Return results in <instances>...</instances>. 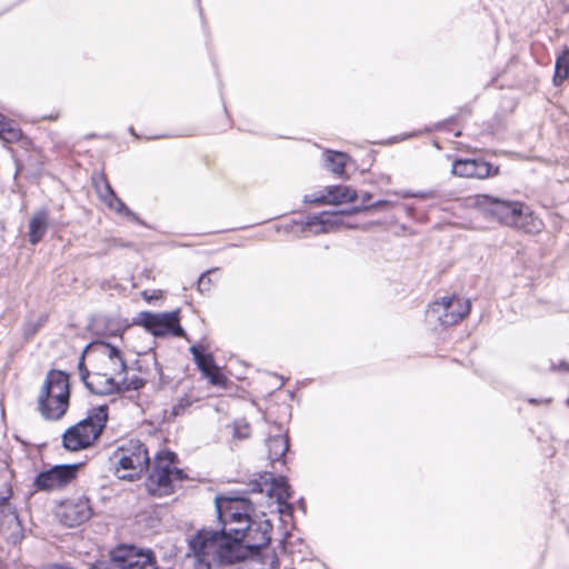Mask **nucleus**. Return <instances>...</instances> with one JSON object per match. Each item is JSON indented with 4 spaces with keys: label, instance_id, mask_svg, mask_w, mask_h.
I'll list each match as a JSON object with an SVG mask.
<instances>
[{
    "label": "nucleus",
    "instance_id": "37998d69",
    "mask_svg": "<svg viewBox=\"0 0 569 569\" xmlns=\"http://www.w3.org/2000/svg\"><path fill=\"white\" fill-rule=\"evenodd\" d=\"M9 121V118H7L6 116H3L2 113H0V129L2 127H4L3 123H7Z\"/></svg>",
    "mask_w": 569,
    "mask_h": 569
},
{
    "label": "nucleus",
    "instance_id": "39448f33",
    "mask_svg": "<svg viewBox=\"0 0 569 569\" xmlns=\"http://www.w3.org/2000/svg\"><path fill=\"white\" fill-rule=\"evenodd\" d=\"M179 315L180 311L178 309L161 313L141 311L133 322L143 327L154 337L172 336L189 340L186 330L180 325Z\"/></svg>",
    "mask_w": 569,
    "mask_h": 569
},
{
    "label": "nucleus",
    "instance_id": "ddd939ff",
    "mask_svg": "<svg viewBox=\"0 0 569 569\" xmlns=\"http://www.w3.org/2000/svg\"><path fill=\"white\" fill-rule=\"evenodd\" d=\"M193 361L200 372L214 386L224 383V377L216 366L212 353L208 352L202 345H192L189 348Z\"/></svg>",
    "mask_w": 569,
    "mask_h": 569
},
{
    "label": "nucleus",
    "instance_id": "4be33fe9",
    "mask_svg": "<svg viewBox=\"0 0 569 569\" xmlns=\"http://www.w3.org/2000/svg\"><path fill=\"white\" fill-rule=\"evenodd\" d=\"M49 216L46 209L34 212L29 221L28 240L31 244H37L42 240L48 230Z\"/></svg>",
    "mask_w": 569,
    "mask_h": 569
},
{
    "label": "nucleus",
    "instance_id": "4c0bfd02",
    "mask_svg": "<svg viewBox=\"0 0 569 569\" xmlns=\"http://www.w3.org/2000/svg\"><path fill=\"white\" fill-rule=\"evenodd\" d=\"M10 509L9 496L0 497V513H4Z\"/></svg>",
    "mask_w": 569,
    "mask_h": 569
},
{
    "label": "nucleus",
    "instance_id": "7c9ffc66",
    "mask_svg": "<svg viewBox=\"0 0 569 569\" xmlns=\"http://www.w3.org/2000/svg\"><path fill=\"white\" fill-rule=\"evenodd\" d=\"M78 370H79V375H80V380L87 387V383L90 382L92 376L90 375L89 370L87 369V367L84 365V352L82 353L80 361L78 363Z\"/></svg>",
    "mask_w": 569,
    "mask_h": 569
},
{
    "label": "nucleus",
    "instance_id": "393cba45",
    "mask_svg": "<svg viewBox=\"0 0 569 569\" xmlns=\"http://www.w3.org/2000/svg\"><path fill=\"white\" fill-rule=\"evenodd\" d=\"M325 156V167L337 177H343L347 164V154L339 151L327 150Z\"/></svg>",
    "mask_w": 569,
    "mask_h": 569
},
{
    "label": "nucleus",
    "instance_id": "ea45409f",
    "mask_svg": "<svg viewBox=\"0 0 569 569\" xmlns=\"http://www.w3.org/2000/svg\"><path fill=\"white\" fill-rule=\"evenodd\" d=\"M528 402L532 403V405H538V403L549 405L551 402V399L550 398H543V399L529 398Z\"/></svg>",
    "mask_w": 569,
    "mask_h": 569
},
{
    "label": "nucleus",
    "instance_id": "20e7f679",
    "mask_svg": "<svg viewBox=\"0 0 569 569\" xmlns=\"http://www.w3.org/2000/svg\"><path fill=\"white\" fill-rule=\"evenodd\" d=\"M113 457L118 460L116 472L122 480L139 479L150 467V456L146 445L139 439L122 441Z\"/></svg>",
    "mask_w": 569,
    "mask_h": 569
},
{
    "label": "nucleus",
    "instance_id": "473e14b6",
    "mask_svg": "<svg viewBox=\"0 0 569 569\" xmlns=\"http://www.w3.org/2000/svg\"><path fill=\"white\" fill-rule=\"evenodd\" d=\"M174 465L176 463H170V475L172 477V481H173V483L176 481L181 482L184 479H187V475L184 473V471L182 469L177 468Z\"/></svg>",
    "mask_w": 569,
    "mask_h": 569
},
{
    "label": "nucleus",
    "instance_id": "f03ea898",
    "mask_svg": "<svg viewBox=\"0 0 569 569\" xmlns=\"http://www.w3.org/2000/svg\"><path fill=\"white\" fill-rule=\"evenodd\" d=\"M475 208L485 219L502 226L535 234L542 230L543 222L523 202L491 194H477Z\"/></svg>",
    "mask_w": 569,
    "mask_h": 569
},
{
    "label": "nucleus",
    "instance_id": "09e8293b",
    "mask_svg": "<svg viewBox=\"0 0 569 569\" xmlns=\"http://www.w3.org/2000/svg\"><path fill=\"white\" fill-rule=\"evenodd\" d=\"M462 111L466 113V114H469L470 113V109L469 108H463Z\"/></svg>",
    "mask_w": 569,
    "mask_h": 569
},
{
    "label": "nucleus",
    "instance_id": "f8f14e48",
    "mask_svg": "<svg viewBox=\"0 0 569 569\" xmlns=\"http://www.w3.org/2000/svg\"><path fill=\"white\" fill-rule=\"evenodd\" d=\"M452 173L463 178L486 179L499 173V167L481 158H460L452 163Z\"/></svg>",
    "mask_w": 569,
    "mask_h": 569
},
{
    "label": "nucleus",
    "instance_id": "dca6fc26",
    "mask_svg": "<svg viewBox=\"0 0 569 569\" xmlns=\"http://www.w3.org/2000/svg\"><path fill=\"white\" fill-rule=\"evenodd\" d=\"M102 188L98 187V192L102 201L113 211L119 214L124 216L126 218L134 221L139 224L146 226L144 221H142L139 216L133 212L127 204L116 194L109 181L106 178H101Z\"/></svg>",
    "mask_w": 569,
    "mask_h": 569
},
{
    "label": "nucleus",
    "instance_id": "de8ad7c7",
    "mask_svg": "<svg viewBox=\"0 0 569 569\" xmlns=\"http://www.w3.org/2000/svg\"><path fill=\"white\" fill-rule=\"evenodd\" d=\"M129 132H130L132 136H136V137H137V134H136V132H134V129H133L132 127H131V128H129Z\"/></svg>",
    "mask_w": 569,
    "mask_h": 569
},
{
    "label": "nucleus",
    "instance_id": "72a5a7b5",
    "mask_svg": "<svg viewBox=\"0 0 569 569\" xmlns=\"http://www.w3.org/2000/svg\"><path fill=\"white\" fill-rule=\"evenodd\" d=\"M365 211H369L368 204L352 206L351 208L341 210L340 213H341V216L342 214L352 216V214H357V213L365 212Z\"/></svg>",
    "mask_w": 569,
    "mask_h": 569
},
{
    "label": "nucleus",
    "instance_id": "f257e3e1",
    "mask_svg": "<svg viewBox=\"0 0 569 569\" xmlns=\"http://www.w3.org/2000/svg\"><path fill=\"white\" fill-rule=\"evenodd\" d=\"M214 506L219 522L224 521L227 515L233 522L243 525L241 528H228L227 539L221 545L219 558L222 562L232 563L244 551H258L266 548L271 540L272 525L269 520H252L248 511L252 509L251 502L244 496H217Z\"/></svg>",
    "mask_w": 569,
    "mask_h": 569
},
{
    "label": "nucleus",
    "instance_id": "603ef678",
    "mask_svg": "<svg viewBox=\"0 0 569 569\" xmlns=\"http://www.w3.org/2000/svg\"><path fill=\"white\" fill-rule=\"evenodd\" d=\"M204 569H210V568H209V566H206V568H204Z\"/></svg>",
    "mask_w": 569,
    "mask_h": 569
},
{
    "label": "nucleus",
    "instance_id": "aec40b11",
    "mask_svg": "<svg viewBox=\"0 0 569 569\" xmlns=\"http://www.w3.org/2000/svg\"><path fill=\"white\" fill-rule=\"evenodd\" d=\"M83 422H77L69 427L62 435V446L68 451H80L89 448V436L82 437L80 429Z\"/></svg>",
    "mask_w": 569,
    "mask_h": 569
},
{
    "label": "nucleus",
    "instance_id": "a18cd8bd",
    "mask_svg": "<svg viewBox=\"0 0 569 569\" xmlns=\"http://www.w3.org/2000/svg\"><path fill=\"white\" fill-rule=\"evenodd\" d=\"M110 362H111V363H112V366H113V371H114V373L120 375L121 372H119V371L117 370V369H119V365L117 363V361H110Z\"/></svg>",
    "mask_w": 569,
    "mask_h": 569
},
{
    "label": "nucleus",
    "instance_id": "a878e982",
    "mask_svg": "<svg viewBox=\"0 0 569 569\" xmlns=\"http://www.w3.org/2000/svg\"><path fill=\"white\" fill-rule=\"evenodd\" d=\"M569 78V49L562 51L556 59L553 83L561 86Z\"/></svg>",
    "mask_w": 569,
    "mask_h": 569
},
{
    "label": "nucleus",
    "instance_id": "c03bdc74",
    "mask_svg": "<svg viewBox=\"0 0 569 569\" xmlns=\"http://www.w3.org/2000/svg\"><path fill=\"white\" fill-rule=\"evenodd\" d=\"M50 569H73V568L66 566V565H54Z\"/></svg>",
    "mask_w": 569,
    "mask_h": 569
},
{
    "label": "nucleus",
    "instance_id": "412c9836",
    "mask_svg": "<svg viewBox=\"0 0 569 569\" xmlns=\"http://www.w3.org/2000/svg\"><path fill=\"white\" fill-rule=\"evenodd\" d=\"M341 222V213L339 212H321L308 218L306 227L309 229L316 228L315 233L328 232L330 228L338 226Z\"/></svg>",
    "mask_w": 569,
    "mask_h": 569
},
{
    "label": "nucleus",
    "instance_id": "5701e85b",
    "mask_svg": "<svg viewBox=\"0 0 569 569\" xmlns=\"http://www.w3.org/2000/svg\"><path fill=\"white\" fill-rule=\"evenodd\" d=\"M4 127L0 129V139L7 143L20 142L22 147L28 148L31 144V140L23 134V131L18 123L9 119Z\"/></svg>",
    "mask_w": 569,
    "mask_h": 569
},
{
    "label": "nucleus",
    "instance_id": "3c124183",
    "mask_svg": "<svg viewBox=\"0 0 569 569\" xmlns=\"http://www.w3.org/2000/svg\"><path fill=\"white\" fill-rule=\"evenodd\" d=\"M412 209H413V208H412V207H410V206H408V207H407V210H408V211H411Z\"/></svg>",
    "mask_w": 569,
    "mask_h": 569
},
{
    "label": "nucleus",
    "instance_id": "e433bc0d",
    "mask_svg": "<svg viewBox=\"0 0 569 569\" xmlns=\"http://www.w3.org/2000/svg\"><path fill=\"white\" fill-rule=\"evenodd\" d=\"M436 191L433 190H428V191H418V192H415L413 194V198H419V199H435L436 198Z\"/></svg>",
    "mask_w": 569,
    "mask_h": 569
},
{
    "label": "nucleus",
    "instance_id": "1a4fd4ad",
    "mask_svg": "<svg viewBox=\"0 0 569 569\" xmlns=\"http://www.w3.org/2000/svg\"><path fill=\"white\" fill-rule=\"evenodd\" d=\"M80 463L57 465L37 475L33 486L38 490L50 491L68 485L76 478Z\"/></svg>",
    "mask_w": 569,
    "mask_h": 569
},
{
    "label": "nucleus",
    "instance_id": "f704fd0d",
    "mask_svg": "<svg viewBox=\"0 0 569 569\" xmlns=\"http://www.w3.org/2000/svg\"><path fill=\"white\" fill-rule=\"evenodd\" d=\"M550 370L559 371V372H569V363L565 360H559L558 362H551Z\"/></svg>",
    "mask_w": 569,
    "mask_h": 569
},
{
    "label": "nucleus",
    "instance_id": "bb28decb",
    "mask_svg": "<svg viewBox=\"0 0 569 569\" xmlns=\"http://www.w3.org/2000/svg\"><path fill=\"white\" fill-rule=\"evenodd\" d=\"M98 346L101 349V352L106 355L110 361H117L119 365V369H117L119 372H126L127 371V363L122 356L121 350L108 342L100 341Z\"/></svg>",
    "mask_w": 569,
    "mask_h": 569
},
{
    "label": "nucleus",
    "instance_id": "cd10ccee",
    "mask_svg": "<svg viewBox=\"0 0 569 569\" xmlns=\"http://www.w3.org/2000/svg\"><path fill=\"white\" fill-rule=\"evenodd\" d=\"M193 402L194 399H192L188 395H184L183 397L179 398L178 401L173 405L171 409V416L178 417L184 415L193 405Z\"/></svg>",
    "mask_w": 569,
    "mask_h": 569
},
{
    "label": "nucleus",
    "instance_id": "8fccbe9b",
    "mask_svg": "<svg viewBox=\"0 0 569 569\" xmlns=\"http://www.w3.org/2000/svg\"><path fill=\"white\" fill-rule=\"evenodd\" d=\"M455 119H456L455 117L449 118V119H448V122H452Z\"/></svg>",
    "mask_w": 569,
    "mask_h": 569
},
{
    "label": "nucleus",
    "instance_id": "4468645a",
    "mask_svg": "<svg viewBox=\"0 0 569 569\" xmlns=\"http://www.w3.org/2000/svg\"><path fill=\"white\" fill-rule=\"evenodd\" d=\"M109 408L107 405H100L92 408L88 416L80 420L83 427L80 429L82 437L89 436V447H91L102 435L109 418Z\"/></svg>",
    "mask_w": 569,
    "mask_h": 569
},
{
    "label": "nucleus",
    "instance_id": "b1692460",
    "mask_svg": "<svg viewBox=\"0 0 569 569\" xmlns=\"http://www.w3.org/2000/svg\"><path fill=\"white\" fill-rule=\"evenodd\" d=\"M268 458L271 461H279L289 450V438L284 435H277L267 439Z\"/></svg>",
    "mask_w": 569,
    "mask_h": 569
},
{
    "label": "nucleus",
    "instance_id": "58836bf2",
    "mask_svg": "<svg viewBox=\"0 0 569 569\" xmlns=\"http://www.w3.org/2000/svg\"><path fill=\"white\" fill-rule=\"evenodd\" d=\"M226 528H241L243 525H240L239 522H233L229 515L224 517Z\"/></svg>",
    "mask_w": 569,
    "mask_h": 569
},
{
    "label": "nucleus",
    "instance_id": "c9c22d12",
    "mask_svg": "<svg viewBox=\"0 0 569 569\" xmlns=\"http://www.w3.org/2000/svg\"><path fill=\"white\" fill-rule=\"evenodd\" d=\"M391 206H392V203L389 200H377V201L368 204L369 211L372 209H385V208H389Z\"/></svg>",
    "mask_w": 569,
    "mask_h": 569
},
{
    "label": "nucleus",
    "instance_id": "79ce46f5",
    "mask_svg": "<svg viewBox=\"0 0 569 569\" xmlns=\"http://www.w3.org/2000/svg\"><path fill=\"white\" fill-rule=\"evenodd\" d=\"M361 204H370V200L372 198L370 192H363L361 196Z\"/></svg>",
    "mask_w": 569,
    "mask_h": 569
},
{
    "label": "nucleus",
    "instance_id": "9b49d317",
    "mask_svg": "<svg viewBox=\"0 0 569 569\" xmlns=\"http://www.w3.org/2000/svg\"><path fill=\"white\" fill-rule=\"evenodd\" d=\"M92 516L89 499L86 497L69 499L62 502L58 517L60 522L69 528L82 525Z\"/></svg>",
    "mask_w": 569,
    "mask_h": 569
},
{
    "label": "nucleus",
    "instance_id": "f3484780",
    "mask_svg": "<svg viewBox=\"0 0 569 569\" xmlns=\"http://www.w3.org/2000/svg\"><path fill=\"white\" fill-rule=\"evenodd\" d=\"M132 545H119L110 551L108 559L97 560L89 569H132Z\"/></svg>",
    "mask_w": 569,
    "mask_h": 569
},
{
    "label": "nucleus",
    "instance_id": "a211bd4d",
    "mask_svg": "<svg viewBox=\"0 0 569 569\" xmlns=\"http://www.w3.org/2000/svg\"><path fill=\"white\" fill-rule=\"evenodd\" d=\"M323 192L326 193L316 199L306 198V202L340 204L353 202L358 198L357 191L349 186H329L325 188Z\"/></svg>",
    "mask_w": 569,
    "mask_h": 569
},
{
    "label": "nucleus",
    "instance_id": "a19ab883",
    "mask_svg": "<svg viewBox=\"0 0 569 569\" xmlns=\"http://www.w3.org/2000/svg\"><path fill=\"white\" fill-rule=\"evenodd\" d=\"M395 193L405 199L413 198V194H415V192H412L410 190H401V191H397Z\"/></svg>",
    "mask_w": 569,
    "mask_h": 569
},
{
    "label": "nucleus",
    "instance_id": "6e6552de",
    "mask_svg": "<svg viewBox=\"0 0 569 569\" xmlns=\"http://www.w3.org/2000/svg\"><path fill=\"white\" fill-rule=\"evenodd\" d=\"M247 492L266 493L270 498H276L281 513L292 512V505L288 502L291 498L290 486L284 477H273L271 473L260 475L248 483Z\"/></svg>",
    "mask_w": 569,
    "mask_h": 569
},
{
    "label": "nucleus",
    "instance_id": "0eeeda50",
    "mask_svg": "<svg viewBox=\"0 0 569 569\" xmlns=\"http://www.w3.org/2000/svg\"><path fill=\"white\" fill-rule=\"evenodd\" d=\"M471 310L469 299L457 296L443 297L439 301H435L427 309V319L439 322L442 327L453 326L466 318Z\"/></svg>",
    "mask_w": 569,
    "mask_h": 569
},
{
    "label": "nucleus",
    "instance_id": "2f4dec72",
    "mask_svg": "<svg viewBox=\"0 0 569 569\" xmlns=\"http://www.w3.org/2000/svg\"><path fill=\"white\" fill-rule=\"evenodd\" d=\"M210 271L203 272L198 279V290L203 293L210 290L211 279L209 278Z\"/></svg>",
    "mask_w": 569,
    "mask_h": 569
},
{
    "label": "nucleus",
    "instance_id": "2eb2a0df",
    "mask_svg": "<svg viewBox=\"0 0 569 569\" xmlns=\"http://www.w3.org/2000/svg\"><path fill=\"white\" fill-rule=\"evenodd\" d=\"M232 563H238L236 569H278L279 559L274 551H244L240 553L239 559Z\"/></svg>",
    "mask_w": 569,
    "mask_h": 569
},
{
    "label": "nucleus",
    "instance_id": "7ed1b4c3",
    "mask_svg": "<svg viewBox=\"0 0 569 569\" xmlns=\"http://www.w3.org/2000/svg\"><path fill=\"white\" fill-rule=\"evenodd\" d=\"M70 405V379L62 370L51 369L38 397V409L46 420H60Z\"/></svg>",
    "mask_w": 569,
    "mask_h": 569
},
{
    "label": "nucleus",
    "instance_id": "423d86ee",
    "mask_svg": "<svg viewBox=\"0 0 569 569\" xmlns=\"http://www.w3.org/2000/svg\"><path fill=\"white\" fill-rule=\"evenodd\" d=\"M178 457L169 450L158 451L154 457L153 470L146 480L147 491L154 497L173 493L174 485L170 475V463H176Z\"/></svg>",
    "mask_w": 569,
    "mask_h": 569
},
{
    "label": "nucleus",
    "instance_id": "49530a36",
    "mask_svg": "<svg viewBox=\"0 0 569 569\" xmlns=\"http://www.w3.org/2000/svg\"><path fill=\"white\" fill-rule=\"evenodd\" d=\"M299 503H300L302 511L306 512V506H305V501L302 498L299 500Z\"/></svg>",
    "mask_w": 569,
    "mask_h": 569
},
{
    "label": "nucleus",
    "instance_id": "c85d7f7f",
    "mask_svg": "<svg viewBox=\"0 0 569 569\" xmlns=\"http://www.w3.org/2000/svg\"><path fill=\"white\" fill-rule=\"evenodd\" d=\"M250 427L243 420L234 421L233 423V437L238 439H246L249 437Z\"/></svg>",
    "mask_w": 569,
    "mask_h": 569
},
{
    "label": "nucleus",
    "instance_id": "9d476101",
    "mask_svg": "<svg viewBox=\"0 0 569 569\" xmlns=\"http://www.w3.org/2000/svg\"><path fill=\"white\" fill-rule=\"evenodd\" d=\"M220 529H201L189 540V550L193 556L202 561L206 556L209 555L210 549L219 546L218 552L221 549V545L227 539L226 522H219Z\"/></svg>",
    "mask_w": 569,
    "mask_h": 569
},
{
    "label": "nucleus",
    "instance_id": "6ab92c4d",
    "mask_svg": "<svg viewBox=\"0 0 569 569\" xmlns=\"http://www.w3.org/2000/svg\"><path fill=\"white\" fill-rule=\"evenodd\" d=\"M94 395H111L122 391L120 382H117L113 377L106 373H93L89 383L86 387Z\"/></svg>",
    "mask_w": 569,
    "mask_h": 569
},
{
    "label": "nucleus",
    "instance_id": "c756f323",
    "mask_svg": "<svg viewBox=\"0 0 569 569\" xmlns=\"http://www.w3.org/2000/svg\"><path fill=\"white\" fill-rule=\"evenodd\" d=\"M144 379L138 376L130 378L128 381L124 379L122 382H120L122 390H139L144 386Z\"/></svg>",
    "mask_w": 569,
    "mask_h": 569
}]
</instances>
